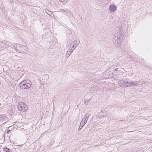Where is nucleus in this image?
<instances>
[{"instance_id":"10","label":"nucleus","mask_w":152,"mask_h":152,"mask_svg":"<svg viewBox=\"0 0 152 152\" xmlns=\"http://www.w3.org/2000/svg\"><path fill=\"white\" fill-rule=\"evenodd\" d=\"M15 108L14 107L13 108H12V107H11L8 110V113L9 115H12L15 111Z\"/></svg>"},{"instance_id":"17","label":"nucleus","mask_w":152,"mask_h":152,"mask_svg":"<svg viewBox=\"0 0 152 152\" xmlns=\"http://www.w3.org/2000/svg\"><path fill=\"white\" fill-rule=\"evenodd\" d=\"M60 2H64L66 0H59Z\"/></svg>"},{"instance_id":"11","label":"nucleus","mask_w":152,"mask_h":152,"mask_svg":"<svg viewBox=\"0 0 152 152\" xmlns=\"http://www.w3.org/2000/svg\"><path fill=\"white\" fill-rule=\"evenodd\" d=\"M125 83V80H119L118 82V84L121 87H124Z\"/></svg>"},{"instance_id":"12","label":"nucleus","mask_w":152,"mask_h":152,"mask_svg":"<svg viewBox=\"0 0 152 152\" xmlns=\"http://www.w3.org/2000/svg\"><path fill=\"white\" fill-rule=\"evenodd\" d=\"M125 82L124 87H130L131 82L128 79L125 80Z\"/></svg>"},{"instance_id":"19","label":"nucleus","mask_w":152,"mask_h":152,"mask_svg":"<svg viewBox=\"0 0 152 152\" xmlns=\"http://www.w3.org/2000/svg\"><path fill=\"white\" fill-rule=\"evenodd\" d=\"M25 81H27V83H29V81L28 80H25Z\"/></svg>"},{"instance_id":"4","label":"nucleus","mask_w":152,"mask_h":152,"mask_svg":"<svg viewBox=\"0 0 152 152\" xmlns=\"http://www.w3.org/2000/svg\"><path fill=\"white\" fill-rule=\"evenodd\" d=\"M18 109L20 110L23 112L27 110L28 107L26 104L23 102L19 103L17 106Z\"/></svg>"},{"instance_id":"18","label":"nucleus","mask_w":152,"mask_h":152,"mask_svg":"<svg viewBox=\"0 0 152 152\" xmlns=\"http://www.w3.org/2000/svg\"><path fill=\"white\" fill-rule=\"evenodd\" d=\"M10 130H8L7 132V133H9V132L10 131Z\"/></svg>"},{"instance_id":"2","label":"nucleus","mask_w":152,"mask_h":152,"mask_svg":"<svg viewBox=\"0 0 152 152\" xmlns=\"http://www.w3.org/2000/svg\"><path fill=\"white\" fill-rule=\"evenodd\" d=\"M121 29L122 28L121 27H118L117 28L116 30H117L118 31L117 33L118 34V36L117 38V39L116 40H115V41L114 42V45H115L116 46H119L120 45V40L119 38H118V37L119 36H121V34L122 35L123 34H122L121 31Z\"/></svg>"},{"instance_id":"1","label":"nucleus","mask_w":152,"mask_h":152,"mask_svg":"<svg viewBox=\"0 0 152 152\" xmlns=\"http://www.w3.org/2000/svg\"><path fill=\"white\" fill-rule=\"evenodd\" d=\"M13 47L14 49L18 52L24 54H26L28 53V48L24 45L17 44L14 45Z\"/></svg>"},{"instance_id":"3","label":"nucleus","mask_w":152,"mask_h":152,"mask_svg":"<svg viewBox=\"0 0 152 152\" xmlns=\"http://www.w3.org/2000/svg\"><path fill=\"white\" fill-rule=\"evenodd\" d=\"M32 83L31 81L27 83V81H23L21 83H19L20 88L22 89H27L30 88L31 86Z\"/></svg>"},{"instance_id":"8","label":"nucleus","mask_w":152,"mask_h":152,"mask_svg":"<svg viewBox=\"0 0 152 152\" xmlns=\"http://www.w3.org/2000/svg\"><path fill=\"white\" fill-rule=\"evenodd\" d=\"M90 115V114L88 113H87L84 117L83 118L81 121H83V123H84V124H85L87 122L88 118Z\"/></svg>"},{"instance_id":"6","label":"nucleus","mask_w":152,"mask_h":152,"mask_svg":"<svg viewBox=\"0 0 152 152\" xmlns=\"http://www.w3.org/2000/svg\"><path fill=\"white\" fill-rule=\"evenodd\" d=\"M106 115V113L105 110H101L98 113V117L102 118Z\"/></svg>"},{"instance_id":"9","label":"nucleus","mask_w":152,"mask_h":152,"mask_svg":"<svg viewBox=\"0 0 152 152\" xmlns=\"http://www.w3.org/2000/svg\"><path fill=\"white\" fill-rule=\"evenodd\" d=\"M73 51V50H72L71 49H70V48L69 47L68 50L66 52L65 57L66 58H67L68 57H69Z\"/></svg>"},{"instance_id":"7","label":"nucleus","mask_w":152,"mask_h":152,"mask_svg":"<svg viewBox=\"0 0 152 152\" xmlns=\"http://www.w3.org/2000/svg\"><path fill=\"white\" fill-rule=\"evenodd\" d=\"M117 7L114 4L110 5L109 7V10L111 12H113L117 10Z\"/></svg>"},{"instance_id":"13","label":"nucleus","mask_w":152,"mask_h":152,"mask_svg":"<svg viewBox=\"0 0 152 152\" xmlns=\"http://www.w3.org/2000/svg\"><path fill=\"white\" fill-rule=\"evenodd\" d=\"M138 83L137 81H131V82L130 87H133L134 86H137Z\"/></svg>"},{"instance_id":"14","label":"nucleus","mask_w":152,"mask_h":152,"mask_svg":"<svg viewBox=\"0 0 152 152\" xmlns=\"http://www.w3.org/2000/svg\"><path fill=\"white\" fill-rule=\"evenodd\" d=\"M84 123H83V121L81 122L80 126L78 129V131H80L82 128L84 126L85 124Z\"/></svg>"},{"instance_id":"16","label":"nucleus","mask_w":152,"mask_h":152,"mask_svg":"<svg viewBox=\"0 0 152 152\" xmlns=\"http://www.w3.org/2000/svg\"><path fill=\"white\" fill-rule=\"evenodd\" d=\"M121 69H122V68L119 69V68H117L116 69H114V71H117L119 72L120 71H121V70H120Z\"/></svg>"},{"instance_id":"5","label":"nucleus","mask_w":152,"mask_h":152,"mask_svg":"<svg viewBox=\"0 0 152 152\" xmlns=\"http://www.w3.org/2000/svg\"><path fill=\"white\" fill-rule=\"evenodd\" d=\"M79 42H78L76 40H75L71 44V45H70V47H71V48H70L72 50H74L75 48L78 45V43Z\"/></svg>"},{"instance_id":"15","label":"nucleus","mask_w":152,"mask_h":152,"mask_svg":"<svg viewBox=\"0 0 152 152\" xmlns=\"http://www.w3.org/2000/svg\"><path fill=\"white\" fill-rule=\"evenodd\" d=\"M3 150L4 152H11L10 150L7 147L4 148Z\"/></svg>"}]
</instances>
